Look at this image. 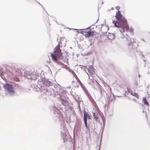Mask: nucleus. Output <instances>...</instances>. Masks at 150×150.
Wrapping results in <instances>:
<instances>
[{
	"label": "nucleus",
	"instance_id": "f257e3e1",
	"mask_svg": "<svg viewBox=\"0 0 150 150\" xmlns=\"http://www.w3.org/2000/svg\"><path fill=\"white\" fill-rule=\"evenodd\" d=\"M66 41L64 37L60 38V41L55 48L53 53H51V57L52 60L54 62H57L58 60H62L64 59V57L62 56V53L61 52L62 50L60 49V47L62 46H60V44L62 45V46H65L66 45Z\"/></svg>",
	"mask_w": 150,
	"mask_h": 150
},
{
	"label": "nucleus",
	"instance_id": "f03ea898",
	"mask_svg": "<svg viewBox=\"0 0 150 150\" xmlns=\"http://www.w3.org/2000/svg\"><path fill=\"white\" fill-rule=\"evenodd\" d=\"M115 17L117 20L119 21L121 23H125L127 22L126 19L121 14L119 11H118L116 13Z\"/></svg>",
	"mask_w": 150,
	"mask_h": 150
},
{
	"label": "nucleus",
	"instance_id": "7ed1b4c3",
	"mask_svg": "<svg viewBox=\"0 0 150 150\" xmlns=\"http://www.w3.org/2000/svg\"><path fill=\"white\" fill-rule=\"evenodd\" d=\"M4 89L7 90L8 93L10 94L14 93L15 91L13 90V86L8 83H5L4 85Z\"/></svg>",
	"mask_w": 150,
	"mask_h": 150
},
{
	"label": "nucleus",
	"instance_id": "20e7f679",
	"mask_svg": "<svg viewBox=\"0 0 150 150\" xmlns=\"http://www.w3.org/2000/svg\"><path fill=\"white\" fill-rule=\"evenodd\" d=\"M24 76L29 79L35 80V75L30 71H27L25 72Z\"/></svg>",
	"mask_w": 150,
	"mask_h": 150
},
{
	"label": "nucleus",
	"instance_id": "39448f33",
	"mask_svg": "<svg viewBox=\"0 0 150 150\" xmlns=\"http://www.w3.org/2000/svg\"><path fill=\"white\" fill-rule=\"evenodd\" d=\"M82 33L85 37H90L91 36H93L95 35L94 32L92 31H87L85 30L82 31Z\"/></svg>",
	"mask_w": 150,
	"mask_h": 150
},
{
	"label": "nucleus",
	"instance_id": "423d86ee",
	"mask_svg": "<svg viewBox=\"0 0 150 150\" xmlns=\"http://www.w3.org/2000/svg\"><path fill=\"white\" fill-rule=\"evenodd\" d=\"M84 115V121L85 123V125L86 127L87 128V118L88 117V119H90V116L88 113L85 110L83 111Z\"/></svg>",
	"mask_w": 150,
	"mask_h": 150
},
{
	"label": "nucleus",
	"instance_id": "0eeeda50",
	"mask_svg": "<svg viewBox=\"0 0 150 150\" xmlns=\"http://www.w3.org/2000/svg\"><path fill=\"white\" fill-rule=\"evenodd\" d=\"M123 23V25H122L121 28L122 29L123 32L125 31H128L129 28V26L127 25V22L126 23Z\"/></svg>",
	"mask_w": 150,
	"mask_h": 150
},
{
	"label": "nucleus",
	"instance_id": "6e6552de",
	"mask_svg": "<svg viewBox=\"0 0 150 150\" xmlns=\"http://www.w3.org/2000/svg\"><path fill=\"white\" fill-rule=\"evenodd\" d=\"M94 69L93 67H89L88 68V72L89 73L88 75H90L91 76L95 74Z\"/></svg>",
	"mask_w": 150,
	"mask_h": 150
},
{
	"label": "nucleus",
	"instance_id": "1a4fd4ad",
	"mask_svg": "<svg viewBox=\"0 0 150 150\" xmlns=\"http://www.w3.org/2000/svg\"><path fill=\"white\" fill-rule=\"evenodd\" d=\"M93 116H94V118L96 121L99 122L98 114V113L93 112Z\"/></svg>",
	"mask_w": 150,
	"mask_h": 150
},
{
	"label": "nucleus",
	"instance_id": "9d476101",
	"mask_svg": "<svg viewBox=\"0 0 150 150\" xmlns=\"http://www.w3.org/2000/svg\"><path fill=\"white\" fill-rule=\"evenodd\" d=\"M67 135L64 133H63L62 135V137L63 140L64 142H66L67 141V139L66 137Z\"/></svg>",
	"mask_w": 150,
	"mask_h": 150
},
{
	"label": "nucleus",
	"instance_id": "9b49d317",
	"mask_svg": "<svg viewBox=\"0 0 150 150\" xmlns=\"http://www.w3.org/2000/svg\"><path fill=\"white\" fill-rule=\"evenodd\" d=\"M108 37L110 40H112L115 38L114 36L112 34H109L108 35Z\"/></svg>",
	"mask_w": 150,
	"mask_h": 150
},
{
	"label": "nucleus",
	"instance_id": "f8f14e48",
	"mask_svg": "<svg viewBox=\"0 0 150 150\" xmlns=\"http://www.w3.org/2000/svg\"><path fill=\"white\" fill-rule=\"evenodd\" d=\"M131 94L134 96L136 97L137 98H139V96L138 93H135L132 91L131 93Z\"/></svg>",
	"mask_w": 150,
	"mask_h": 150
},
{
	"label": "nucleus",
	"instance_id": "ddd939ff",
	"mask_svg": "<svg viewBox=\"0 0 150 150\" xmlns=\"http://www.w3.org/2000/svg\"><path fill=\"white\" fill-rule=\"evenodd\" d=\"M122 25L120 24L118 22H116L115 23V25L117 28H121Z\"/></svg>",
	"mask_w": 150,
	"mask_h": 150
},
{
	"label": "nucleus",
	"instance_id": "4468645a",
	"mask_svg": "<svg viewBox=\"0 0 150 150\" xmlns=\"http://www.w3.org/2000/svg\"><path fill=\"white\" fill-rule=\"evenodd\" d=\"M143 101L145 105H149V104L147 101V100L146 98H144L143 99Z\"/></svg>",
	"mask_w": 150,
	"mask_h": 150
},
{
	"label": "nucleus",
	"instance_id": "2eb2a0df",
	"mask_svg": "<svg viewBox=\"0 0 150 150\" xmlns=\"http://www.w3.org/2000/svg\"><path fill=\"white\" fill-rule=\"evenodd\" d=\"M62 97L61 96H60V99L61 100V101H64V102H65V100H64V99H62V98H61Z\"/></svg>",
	"mask_w": 150,
	"mask_h": 150
},
{
	"label": "nucleus",
	"instance_id": "dca6fc26",
	"mask_svg": "<svg viewBox=\"0 0 150 150\" xmlns=\"http://www.w3.org/2000/svg\"><path fill=\"white\" fill-rule=\"evenodd\" d=\"M72 83L73 84H74L75 83H76V82L75 81H73Z\"/></svg>",
	"mask_w": 150,
	"mask_h": 150
},
{
	"label": "nucleus",
	"instance_id": "f3484780",
	"mask_svg": "<svg viewBox=\"0 0 150 150\" xmlns=\"http://www.w3.org/2000/svg\"><path fill=\"white\" fill-rule=\"evenodd\" d=\"M75 77L76 78V79H78V77H77V76H76V75L75 76Z\"/></svg>",
	"mask_w": 150,
	"mask_h": 150
},
{
	"label": "nucleus",
	"instance_id": "a211bd4d",
	"mask_svg": "<svg viewBox=\"0 0 150 150\" xmlns=\"http://www.w3.org/2000/svg\"><path fill=\"white\" fill-rule=\"evenodd\" d=\"M74 87H76V86H74Z\"/></svg>",
	"mask_w": 150,
	"mask_h": 150
},
{
	"label": "nucleus",
	"instance_id": "6ab92c4d",
	"mask_svg": "<svg viewBox=\"0 0 150 150\" xmlns=\"http://www.w3.org/2000/svg\"><path fill=\"white\" fill-rule=\"evenodd\" d=\"M16 74H18V73H16Z\"/></svg>",
	"mask_w": 150,
	"mask_h": 150
}]
</instances>
